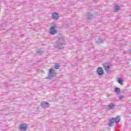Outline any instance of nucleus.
I'll return each mask as SVG.
<instances>
[{"instance_id":"nucleus-1","label":"nucleus","mask_w":131,"mask_h":131,"mask_svg":"<svg viewBox=\"0 0 131 131\" xmlns=\"http://www.w3.org/2000/svg\"><path fill=\"white\" fill-rule=\"evenodd\" d=\"M66 45V40L63 38H59L58 40L56 41L55 48L59 49V50H62L64 47L63 46Z\"/></svg>"},{"instance_id":"nucleus-2","label":"nucleus","mask_w":131,"mask_h":131,"mask_svg":"<svg viewBox=\"0 0 131 131\" xmlns=\"http://www.w3.org/2000/svg\"><path fill=\"white\" fill-rule=\"evenodd\" d=\"M119 121H120V117L119 116H117L116 118H111L108 124L109 126H113L114 122H116L117 124Z\"/></svg>"},{"instance_id":"nucleus-3","label":"nucleus","mask_w":131,"mask_h":131,"mask_svg":"<svg viewBox=\"0 0 131 131\" xmlns=\"http://www.w3.org/2000/svg\"><path fill=\"white\" fill-rule=\"evenodd\" d=\"M53 77H55V70L53 69H50L48 76L46 77V79H53Z\"/></svg>"},{"instance_id":"nucleus-4","label":"nucleus","mask_w":131,"mask_h":131,"mask_svg":"<svg viewBox=\"0 0 131 131\" xmlns=\"http://www.w3.org/2000/svg\"><path fill=\"white\" fill-rule=\"evenodd\" d=\"M51 104L47 101H42L41 102V104L40 106L42 107L43 108H49L50 107Z\"/></svg>"},{"instance_id":"nucleus-5","label":"nucleus","mask_w":131,"mask_h":131,"mask_svg":"<svg viewBox=\"0 0 131 131\" xmlns=\"http://www.w3.org/2000/svg\"><path fill=\"white\" fill-rule=\"evenodd\" d=\"M51 18L54 20H57L59 19V13L57 12H53L51 16Z\"/></svg>"},{"instance_id":"nucleus-6","label":"nucleus","mask_w":131,"mask_h":131,"mask_svg":"<svg viewBox=\"0 0 131 131\" xmlns=\"http://www.w3.org/2000/svg\"><path fill=\"white\" fill-rule=\"evenodd\" d=\"M19 129H20V130H27V128H28V127L27 126V125L25 123L24 124H21L19 125Z\"/></svg>"},{"instance_id":"nucleus-7","label":"nucleus","mask_w":131,"mask_h":131,"mask_svg":"<svg viewBox=\"0 0 131 131\" xmlns=\"http://www.w3.org/2000/svg\"><path fill=\"white\" fill-rule=\"evenodd\" d=\"M49 33L50 34H52V35H54V34H56L57 33V30H56L54 26H51Z\"/></svg>"},{"instance_id":"nucleus-8","label":"nucleus","mask_w":131,"mask_h":131,"mask_svg":"<svg viewBox=\"0 0 131 131\" xmlns=\"http://www.w3.org/2000/svg\"><path fill=\"white\" fill-rule=\"evenodd\" d=\"M97 73L99 76L103 75L104 74V70L101 67H99L97 70Z\"/></svg>"},{"instance_id":"nucleus-9","label":"nucleus","mask_w":131,"mask_h":131,"mask_svg":"<svg viewBox=\"0 0 131 131\" xmlns=\"http://www.w3.org/2000/svg\"><path fill=\"white\" fill-rule=\"evenodd\" d=\"M108 108L110 109V110H113L114 108H115V104L113 103H111L108 105Z\"/></svg>"},{"instance_id":"nucleus-10","label":"nucleus","mask_w":131,"mask_h":131,"mask_svg":"<svg viewBox=\"0 0 131 131\" xmlns=\"http://www.w3.org/2000/svg\"><path fill=\"white\" fill-rule=\"evenodd\" d=\"M96 43H97V45H100V43H103V42H104V40H103V39L102 38H99L96 39Z\"/></svg>"},{"instance_id":"nucleus-11","label":"nucleus","mask_w":131,"mask_h":131,"mask_svg":"<svg viewBox=\"0 0 131 131\" xmlns=\"http://www.w3.org/2000/svg\"><path fill=\"white\" fill-rule=\"evenodd\" d=\"M93 18H94V15L93 14H92V13H89L88 14V16L86 17L87 19L91 20V19H93Z\"/></svg>"},{"instance_id":"nucleus-12","label":"nucleus","mask_w":131,"mask_h":131,"mask_svg":"<svg viewBox=\"0 0 131 131\" xmlns=\"http://www.w3.org/2000/svg\"><path fill=\"white\" fill-rule=\"evenodd\" d=\"M118 83L121 84V85H123V80H122V78H119L118 79Z\"/></svg>"},{"instance_id":"nucleus-13","label":"nucleus","mask_w":131,"mask_h":131,"mask_svg":"<svg viewBox=\"0 0 131 131\" xmlns=\"http://www.w3.org/2000/svg\"><path fill=\"white\" fill-rule=\"evenodd\" d=\"M120 89H119V88L117 87L115 88L114 90V92H115V93H116V94H119L120 93Z\"/></svg>"},{"instance_id":"nucleus-14","label":"nucleus","mask_w":131,"mask_h":131,"mask_svg":"<svg viewBox=\"0 0 131 131\" xmlns=\"http://www.w3.org/2000/svg\"><path fill=\"white\" fill-rule=\"evenodd\" d=\"M114 10L115 11L118 12V11L120 10V7L118 5H116L114 6Z\"/></svg>"},{"instance_id":"nucleus-15","label":"nucleus","mask_w":131,"mask_h":131,"mask_svg":"<svg viewBox=\"0 0 131 131\" xmlns=\"http://www.w3.org/2000/svg\"><path fill=\"white\" fill-rule=\"evenodd\" d=\"M104 68L106 72H109L110 69V66H104Z\"/></svg>"},{"instance_id":"nucleus-16","label":"nucleus","mask_w":131,"mask_h":131,"mask_svg":"<svg viewBox=\"0 0 131 131\" xmlns=\"http://www.w3.org/2000/svg\"><path fill=\"white\" fill-rule=\"evenodd\" d=\"M61 66L60 65H56V66H54V68H55V69H59V68H60Z\"/></svg>"},{"instance_id":"nucleus-17","label":"nucleus","mask_w":131,"mask_h":131,"mask_svg":"<svg viewBox=\"0 0 131 131\" xmlns=\"http://www.w3.org/2000/svg\"><path fill=\"white\" fill-rule=\"evenodd\" d=\"M37 54H39V55H42V54H43V51H37Z\"/></svg>"},{"instance_id":"nucleus-18","label":"nucleus","mask_w":131,"mask_h":131,"mask_svg":"<svg viewBox=\"0 0 131 131\" xmlns=\"http://www.w3.org/2000/svg\"><path fill=\"white\" fill-rule=\"evenodd\" d=\"M124 98V96H123V95H120L119 96V99L120 100H122V99H123Z\"/></svg>"},{"instance_id":"nucleus-19","label":"nucleus","mask_w":131,"mask_h":131,"mask_svg":"<svg viewBox=\"0 0 131 131\" xmlns=\"http://www.w3.org/2000/svg\"><path fill=\"white\" fill-rule=\"evenodd\" d=\"M128 52L129 53V52H131V50L130 49H129Z\"/></svg>"},{"instance_id":"nucleus-20","label":"nucleus","mask_w":131,"mask_h":131,"mask_svg":"<svg viewBox=\"0 0 131 131\" xmlns=\"http://www.w3.org/2000/svg\"><path fill=\"white\" fill-rule=\"evenodd\" d=\"M43 71H42V72H43Z\"/></svg>"}]
</instances>
